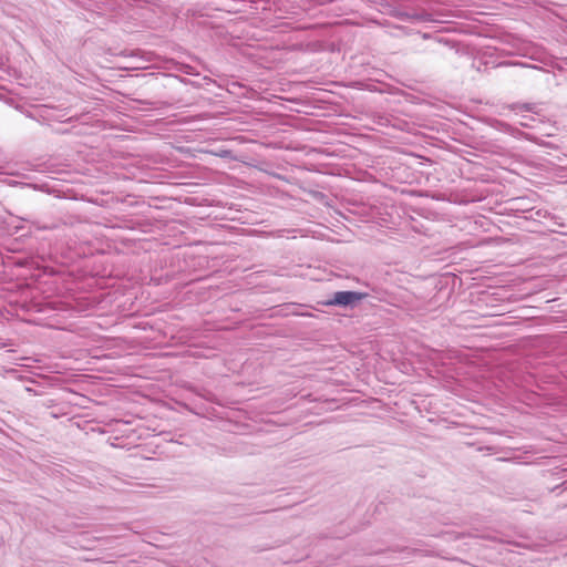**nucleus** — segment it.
I'll return each instance as SVG.
<instances>
[{
    "instance_id": "f257e3e1",
    "label": "nucleus",
    "mask_w": 567,
    "mask_h": 567,
    "mask_svg": "<svg viewBox=\"0 0 567 567\" xmlns=\"http://www.w3.org/2000/svg\"><path fill=\"white\" fill-rule=\"evenodd\" d=\"M361 299L358 292L353 291H338L334 293L333 299L328 301L327 305H341L347 306Z\"/></svg>"
}]
</instances>
